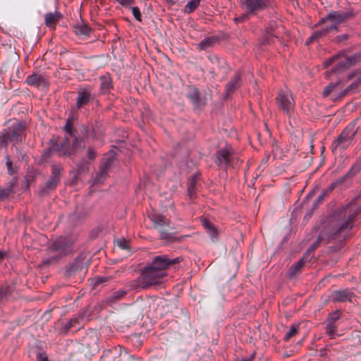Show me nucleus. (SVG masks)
I'll return each mask as SVG.
<instances>
[{
	"label": "nucleus",
	"mask_w": 361,
	"mask_h": 361,
	"mask_svg": "<svg viewBox=\"0 0 361 361\" xmlns=\"http://www.w3.org/2000/svg\"><path fill=\"white\" fill-rule=\"evenodd\" d=\"M360 212L357 205L351 202L335 212L330 220L332 227L330 235L335 238L345 237L352 228L355 216Z\"/></svg>",
	"instance_id": "nucleus-3"
},
{
	"label": "nucleus",
	"mask_w": 361,
	"mask_h": 361,
	"mask_svg": "<svg viewBox=\"0 0 361 361\" xmlns=\"http://www.w3.org/2000/svg\"><path fill=\"white\" fill-rule=\"evenodd\" d=\"M109 171H106L104 169H102L99 167V171L96 173L93 183L94 184H103L104 180L106 179V178L109 176Z\"/></svg>",
	"instance_id": "nucleus-31"
},
{
	"label": "nucleus",
	"mask_w": 361,
	"mask_h": 361,
	"mask_svg": "<svg viewBox=\"0 0 361 361\" xmlns=\"http://www.w3.org/2000/svg\"><path fill=\"white\" fill-rule=\"evenodd\" d=\"M183 260L180 257L170 258L167 255L156 256L152 264L147 266L142 271L141 283L144 288L156 286L163 282L166 276L165 269L180 263Z\"/></svg>",
	"instance_id": "nucleus-1"
},
{
	"label": "nucleus",
	"mask_w": 361,
	"mask_h": 361,
	"mask_svg": "<svg viewBox=\"0 0 361 361\" xmlns=\"http://www.w3.org/2000/svg\"><path fill=\"white\" fill-rule=\"evenodd\" d=\"M87 271V267L85 262V257L79 255L74 259L73 262L64 267L63 276L66 279L75 278L76 276L81 279Z\"/></svg>",
	"instance_id": "nucleus-7"
},
{
	"label": "nucleus",
	"mask_w": 361,
	"mask_h": 361,
	"mask_svg": "<svg viewBox=\"0 0 361 361\" xmlns=\"http://www.w3.org/2000/svg\"><path fill=\"white\" fill-rule=\"evenodd\" d=\"M75 239L72 237L61 236L53 242L49 247L51 252H56V255L44 258L42 261L44 266H49L58 263L63 257L74 252L73 244Z\"/></svg>",
	"instance_id": "nucleus-4"
},
{
	"label": "nucleus",
	"mask_w": 361,
	"mask_h": 361,
	"mask_svg": "<svg viewBox=\"0 0 361 361\" xmlns=\"http://www.w3.org/2000/svg\"><path fill=\"white\" fill-rule=\"evenodd\" d=\"M276 102L280 110L290 116L295 108V101L291 93L288 90H281L276 97Z\"/></svg>",
	"instance_id": "nucleus-9"
},
{
	"label": "nucleus",
	"mask_w": 361,
	"mask_h": 361,
	"mask_svg": "<svg viewBox=\"0 0 361 361\" xmlns=\"http://www.w3.org/2000/svg\"><path fill=\"white\" fill-rule=\"evenodd\" d=\"M5 159L8 173L12 176L17 171V166L13 165L8 155H6Z\"/></svg>",
	"instance_id": "nucleus-38"
},
{
	"label": "nucleus",
	"mask_w": 361,
	"mask_h": 361,
	"mask_svg": "<svg viewBox=\"0 0 361 361\" xmlns=\"http://www.w3.org/2000/svg\"><path fill=\"white\" fill-rule=\"evenodd\" d=\"M83 317L79 315L76 317H74L70 320L68 324L66 326V330H69L73 327H76L78 325L80 324V322L82 320Z\"/></svg>",
	"instance_id": "nucleus-40"
},
{
	"label": "nucleus",
	"mask_w": 361,
	"mask_h": 361,
	"mask_svg": "<svg viewBox=\"0 0 361 361\" xmlns=\"http://www.w3.org/2000/svg\"><path fill=\"white\" fill-rule=\"evenodd\" d=\"M109 277H106V276L97 277L95 279V283H96V285H99L100 283L106 282L109 280Z\"/></svg>",
	"instance_id": "nucleus-48"
},
{
	"label": "nucleus",
	"mask_w": 361,
	"mask_h": 361,
	"mask_svg": "<svg viewBox=\"0 0 361 361\" xmlns=\"http://www.w3.org/2000/svg\"><path fill=\"white\" fill-rule=\"evenodd\" d=\"M17 179L16 178L8 183L6 188H0V202L5 201L11 195L15 193L14 188L16 185Z\"/></svg>",
	"instance_id": "nucleus-23"
},
{
	"label": "nucleus",
	"mask_w": 361,
	"mask_h": 361,
	"mask_svg": "<svg viewBox=\"0 0 361 361\" xmlns=\"http://www.w3.org/2000/svg\"><path fill=\"white\" fill-rule=\"evenodd\" d=\"M63 168L61 165L53 164L51 166V175L48 180L40 185L38 194L41 197L48 195L54 191L61 182V171Z\"/></svg>",
	"instance_id": "nucleus-6"
},
{
	"label": "nucleus",
	"mask_w": 361,
	"mask_h": 361,
	"mask_svg": "<svg viewBox=\"0 0 361 361\" xmlns=\"http://www.w3.org/2000/svg\"><path fill=\"white\" fill-rule=\"evenodd\" d=\"M241 85V73L236 71L226 85V97L233 94Z\"/></svg>",
	"instance_id": "nucleus-19"
},
{
	"label": "nucleus",
	"mask_w": 361,
	"mask_h": 361,
	"mask_svg": "<svg viewBox=\"0 0 361 361\" xmlns=\"http://www.w3.org/2000/svg\"><path fill=\"white\" fill-rule=\"evenodd\" d=\"M200 180V175L196 173L191 176L188 181V195L191 200L196 198L197 184Z\"/></svg>",
	"instance_id": "nucleus-22"
},
{
	"label": "nucleus",
	"mask_w": 361,
	"mask_h": 361,
	"mask_svg": "<svg viewBox=\"0 0 361 361\" xmlns=\"http://www.w3.org/2000/svg\"><path fill=\"white\" fill-rule=\"evenodd\" d=\"M6 290H4V288H0V296L1 297H4L6 295Z\"/></svg>",
	"instance_id": "nucleus-55"
},
{
	"label": "nucleus",
	"mask_w": 361,
	"mask_h": 361,
	"mask_svg": "<svg viewBox=\"0 0 361 361\" xmlns=\"http://www.w3.org/2000/svg\"><path fill=\"white\" fill-rule=\"evenodd\" d=\"M116 161L115 154L110 152L106 154L104 157L102 159V162L100 164V167L106 171H110L113 164Z\"/></svg>",
	"instance_id": "nucleus-27"
},
{
	"label": "nucleus",
	"mask_w": 361,
	"mask_h": 361,
	"mask_svg": "<svg viewBox=\"0 0 361 361\" xmlns=\"http://www.w3.org/2000/svg\"><path fill=\"white\" fill-rule=\"evenodd\" d=\"M25 82L36 87H48L49 82L45 78V76L42 74L33 73L27 77Z\"/></svg>",
	"instance_id": "nucleus-20"
},
{
	"label": "nucleus",
	"mask_w": 361,
	"mask_h": 361,
	"mask_svg": "<svg viewBox=\"0 0 361 361\" xmlns=\"http://www.w3.org/2000/svg\"><path fill=\"white\" fill-rule=\"evenodd\" d=\"M203 226L209 235L212 242L215 243L218 240V231L214 226L209 221H204Z\"/></svg>",
	"instance_id": "nucleus-29"
},
{
	"label": "nucleus",
	"mask_w": 361,
	"mask_h": 361,
	"mask_svg": "<svg viewBox=\"0 0 361 361\" xmlns=\"http://www.w3.org/2000/svg\"><path fill=\"white\" fill-rule=\"evenodd\" d=\"M154 226L160 233L161 239H169L171 235L169 232V225L166 219L161 216L154 217L153 219Z\"/></svg>",
	"instance_id": "nucleus-15"
},
{
	"label": "nucleus",
	"mask_w": 361,
	"mask_h": 361,
	"mask_svg": "<svg viewBox=\"0 0 361 361\" xmlns=\"http://www.w3.org/2000/svg\"><path fill=\"white\" fill-rule=\"evenodd\" d=\"M97 154L94 148L88 147L86 150L85 157H84L80 163L77 164L79 173H85L88 171L87 165L97 158Z\"/></svg>",
	"instance_id": "nucleus-17"
},
{
	"label": "nucleus",
	"mask_w": 361,
	"mask_h": 361,
	"mask_svg": "<svg viewBox=\"0 0 361 361\" xmlns=\"http://www.w3.org/2000/svg\"><path fill=\"white\" fill-rule=\"evenodd\" d=\"M361 170V156L359 157L355 163L351 166V168L347 172L346 177H353Z\"/></svg>",
	"instance_id": "nucleus-33"
},
{
	"label": "nucleus",
	"mask_w": 361,
	"mask_h": 361,
	"mask_svg": "<svg viewBox=\"0 0 361 361\" xmlns=\"http://www.w3.org/2000/svg\"><path fill=\"white\" fill-rule=\"evenodd\" d=\"M217 60H218L219 63H222L221 64L222 67H224V66H225V69L226 71L227 70V63L224 61H220L219 59H217Z\"/></svg>",
	"instance_id": "nucleus-54"
},
{
	"label": "nucleus",
	"mask_w": 361,
	"mask_h": 361,
	"mask_svg": "<svg viewBox=\"0 0 361 361\" xmlns=\"http://www.w3.org/2000/svg\"><path fill=\"white\" fill-rule=\"evenodd\" d=\"M100 87L99 90L102 94H106L113 88L112 80L107 73L99 77Z\"/></svg>",
	"instance_id": "nucleus-24"
},
{
	"label": "nucleus",
	"mask_w": 361,
	"mask_h": 361,
	"mask_svg": "<svg viewBox=\"0 0 361 361\" xmlns=\"http://www.w3.org/2000/svg\"><path fill=\"white\" fill-rule=\"evenodd\" d=\"M334 189V185H331L329 189L323 191L315 200L313 204V209H317L318 205L323 202L325 196Z\"/></svg>",
	"instance_id": "nucleus-36"
},
{
	"label": "nucleus",
	"mask_w": 361,
	"mask_h": 361,
	"mask_svg": "<svg viewBox=\"0 0 361 361\" xmlns=\"http://www.w3.org/2000/svg\"><path fill=\"white\" fill-rule=\"evenodd\" d=\"M345 59L348 62L347 64L348 68H350L361 60V54H356L348 57L345 56Z\"/></svg>",
	"instance_id": "nucleus-39"
},
{
	"label": "nucleus",
	"mask_w": 361,
	"mask_h": 361,
	"mask_svg": "<svg viewBox=\"0 0 361 361\" xmlns=\"http://www.w3.org/2000/svg\"><path fill=\"white\" fill-rule=\"evenodd\" d=\"M342 88L343 85L341 82L331 83L323 90V96L325 97L330 96L333 101L341 100L344 97H341V91L343 90Z\"/></svg>",
	"instance_id": "nucleus-14"
},
{
	"label": "nucleus",
	"mask_w": 361,
	"mask_h": 361,
	"mask_svg": "<svg viewBox=\"0 0 361 361\" xmlns=\"http://www.w3.org/2000/svg\"><path fill=\"white\" fill-rule=\"evenodd\" d=\"M353 296V293L350 289L345 288L332 292L330 298L334 302H350Z\"/></svg>",
	"instance_id": "nucleus-18"
},
{
	"label": "nucleus",
	"mask_w": 361,
	"mask_h": 361,
	"mask_svg": "<svg viewBox=\"0 0 361 361\" xmlns=\"http://www.w3.org/2000/svg\"><path fill=\"white\" fill-rule=\"evenodd\" d=\"M9 142H11V137L8 133L4 130L0 133V149H6Z\"/></svg>",
	"instance_id": "nucleus-34"
},
{
	"label": "nucleus",
	"mask_w": 361,
	"mask_h": 361,
	"mask_svg": "<svg viewBox=\"0 0 361 361\" xmlns=\"http://www.w3.org/2000/svg\"><path fill=\"white\" fill-rule=\"evenodd\" d=\"M357 132L355 122L348 124L332 142L331 149L333 154H341L355 142Z\"/></svg>",
	"instance_id": "nucleus-5"
},
{
	"label": "nucleus",
	"mask_w": 361,
	"mask_h": 361,
	"mask_svg": "<svg viewBox=\"0 0 361 361\" xmlns=\"http://www.w3.org/2000/svg\"><path fill=\"white\" fill-rule=\"evenodd\" d=\"M74 33L78 36H85L90 35L92 29L88 26L87 24L84 22L77 23L73 26Z\"/></svg>",
	"instance_id": "nucleus-26"
},
{
	"label": "nucleus",
	"mask_w": 361,
	"mask_h": 361,
	"mask_svg": "<svg viewBox=\"0 0 361 361\" xmlns=\"http://www.w3.org/2000/svg\"><path fill=\"white\" fill-rule=\"evenodd\" d=\"M354 14L352 11H332L328 13L325 18H322L320 23L330 21L333 23L336 27V25L345 22L347 20L353 17ZM336 30V27L335 28Z\"/></svg>",
	"instance_id": "nucleus-13"
},
{
	"label": "nucleus",
	"mask_w": 361,
	"mask_h": 361,
	"mask_svg": "<svg viewBox=\"0 0 361 361\" xmlns=\"http://www.w3.org/2000/svg\"><path fill=\"white\" fill-rule=\"evenodd\" d=\"M126 294H127V290H123V289L118 290L117 291L112 293L110 295H109L106 298V302H108L109 304L116 303V302L121 300L122 299H123L124 297L126 295Z\"/></svg>",
	"instance_id": "nucleus-28"
},
{
	"label": "nucleus",
	"mask_w": 361,
	"mask_h": 361,
	"mask_svg": "<svg viewBox=\"0 0 361 361\" xmlns=\"http://www.w3.org/2000/svg\"><path fill=\"white\" fill-rule=\"evenodd\" d=\"M337 326L332 322H329L326 326V333L332 338L336 331Z\"/></svg>",
	"instance_id": "nucleus-43"
},
{
	"label": "nucleus",
	"mask_w": 361,
	"mask_h": 361,
	"mask_svg": "<svg viewBox=\"0 0 361 361\" xmlns=\"http://www.w3.org/2000/svg\"><path fill=\"white\" fill-rule=\"evenodd\" d=\"M334 63H335V64L334 65V67L332 68V71L334 73H339L344 71L347 68H349L348 66V64H347L348 62L345 59V56H334L332 58H330L327 61H326L324 62V64L326 66H328Z\"/></svg>",
	"instance_id": "nucleus-16"
},
{
	"label": "nucleus",
	"mask_w": 361,
	"mask_h": 361,
	"mask_svg": "<svg viewBox=\"0 0 361 361\" xmlns=\"http://www.w3.org/2000/svg\"><path fill=\"white\" fill-rule=\"evenodd\" d=\"M299 326L298 324H293L290 326V329L286 333L284 336L285 341H288L292 337L298 334Z\"/></svg>",
	"instance_id": "nucleus-37"
},
{
	"label": "nucleus",
	"mask_w": 361,
	"mask_h": 361,
	"mask_svg": "<svg viewBox=\"0 0 361 361\" xmlns=\"http://www.w3.org/2000/svg\"><path fill=\"white\" fill-rule=\"evenodd\" d=\"M215 162L218 166H231L233 164L232 154L228 149H221L216 153Z\"/></svg>",
	"instance_id": "nucleus-21"
},
{
	"label": "nucleus",
	"mask_w": 361,
	"mask_h": 361,
	"mask_svg": "<svg viewBox=\"0 0 361 361\" xmlns=\"http://www.w3.org/2000/svg\"><path fill=\"white\" fill-rule=\"evenodd\" d=\"M96 95L94 89L90 85L80 86L77 91L75 105L77 109L90 105L95 99Z\"/></svg>",
	"instance_id": "nucleus-8"
},
{
	"label": "nucleus",
	"mask_w": 361,
	"mask_h": 361,
	"mask_svg": "<svg viewBox=\"0 0 361 361\" xmlns=\"http://www.w3.org/2000/svg\"><path fill=\"white\" fill-rule=\"evenodd\" d=\"M269 4V0H241L242 8L245 11L247 14L252 16L267 9Z\"/></svg>",
	"instance_id": "nucleus-10"
},
{
	"label": "nucleus",
	"mask_w": 361,
	"mask_h": 361,
	"mask_svg": "<svg viewBox=\"0 0 361 361\" xmlns=\"http://www.w3.org/2000/svg\"><path fill=\"white\" fill-rule=\"evenodd\" d=\"M216 37H214L213 36L207 37V38L204 39L203 40H202L198 44V47L202 50H206L207 49L212 47L214 45V44L216 42Z\"/></svg>",
	"instance_id": "nucleus-32"
},
{
	"label": "nucleus",
	"mask_w": 361,
	"mask_h": 361,
	"mask_svg": "<svg viewBox=\"0 0 361 361\" xmlns=\"http://www.w3.org/2000/svg\"><path fill=\"white\" fill-rule=\"evenodd\" d=\"M61 15L58 12L48 13L45 15L44 21L48 27H52L59 20Z\"/></svg>",
	"instance_id": "nucleus-30"
},
{
	"label": "nucleus",
	"mask_w": 361,
	"mask_h": 361,
	"mask_svg": "<svg viewBox=\"0 0 361 361\" xmlns=\"http://www.w3.org/2000/svg\"><path fill=\"white\" fill-rule=\"evenodd\" d=\"M269 159V155H267V157H265L261 161V164L259 165V168H262V169H264V168H266L267 165V163H268V161Z\"/></svg>",
	"instance_id": "nucleus-49"
},
{
	"label": "nucleus",
	"mask_w": 361,
	"mask_h": 361,
	"mask_svg": "<svg viewBox=\"0 0 361 361\" xmlns=\"http://www.w3.org/2000/svg\"><path fill=\"white\" fill-rule=\"evenodd\" d=\"M201 0H190L185 6L184 11L186 13H192L200 5Z\"/></svg>",
	"instance_id": "nucleus-35"
},
{
	"label": "nucleus",
	"mask_w": 361,
	"mask_h": 361,
	"mask_svg": "<svg viewBox=\"0 0 361 361\" xmlns=\"http://www.w3.org/2000/svg\"><path fill=\"white\" fill-rule=\"evenodd\" d=\"M89 128L86 125H83L81 128V133L84 136H86L88 133Z\"/></svg>",
	"instance_id": "nucleus-50"
},
{
	"label": "nucleus",
	"mask_w": 361,
	"mask_h": 361,
	"mask_svg": "<svg viewBox=\"0 0 361 361\" xmlns=\"http://www.w3.org/2000/svg\"><path fill=\"white\" fill-rule=\"evenodd\" d=\"M247 13L244 15H243L242 16L239 17V18H235V20L237 21V22H242V21H244L245 19H247Z\"/></svg>",
	"instance_id": "nucleus-52"
},
{
	"label": "nucleus",
	"mask_w": 361,
	"mask_h": 361,
	"mask_svg": "<svg viewBox=\"0 0 361 361\" xmlns=\"http://www.w3.org/2000/svg\"><path fill=\"white\" fill-rule=\"evenodd\" d=\"M334 28H336L335 25H331V26L327 27L322 30L315 31L312 33L313 37H315L317 40L318 39L324 36L329 31H330Z\"/></svg>",
	"instance_id": "nucleus-41"
},
{
	"label": "nucleus",
	"mask_w": 361,
	"mask_h": 361,
	"mask_svg": "<svg viewBox=\"0 0 361 361\" xmlns=\"http://www.w3.org/2000/svg\"><path fill=\"white\" fill-rule=\"evenodd\" d=\"M173 4L177 3L179 0H171Z\"/></svg>",
	"instance_id": "nucleus-59"
},
{
	"label": "nucleus",
	"mask_w": 361,
	"mask_h": 361,
	"mask_svg": "<svg viewBox=\"0 0 361 361\" xmlns=\"http://www.w3.org/2000/svg\"><path fill=\"white\" fill-rule=\"evenodd\" d=\"M340 317L341 312L339 311L333 312L329 315V322H332L333 324H334L336 321L339 319Z\"/></svg>",
	"instance_id": "nucleus-45"
},
{
	"label": "nucleus",
	"mask_w": 361,
	"mask_h": 361,
	"mask_svg": "<svg viewBox=\"0 0 361 361\" xmlns=\"http://www.w3.org/2000/svg\"><path fill=\"white\" fill-rule=\"evenodd\" d=\"M316 40H317V39L315 37H313V34H312V35L308 38L307 43V44L312 43L314 41H316Z\"/></svg>",
	"instance_id": "nucleus-53"
},
{
	"label": "nucleus",
	"mask_w": 361,
	"mask_h": 361,
	"mask_svg": "<svg viewBox=\"0 0 361 361\" xmlns=\"http://www.w3.org/2000/svg\"><path fill=\"white\" fill-rule=\"evenodd\" d=\"M359 82H353L350 85H348L346 88L343 89L341 91V97H345L348 94H349L351 91L356 90L358 87Z\"/></svg>",
	"instance_id": "nucleus-42"
},
{
	"label": "nucleus",
	"mask_w": 361,
	"mask_h": 361,
	"mask_svg": "<svg viewBox=\"0 0 361 361\" xmlns=\"http://www.w3.org/2000/svg\"><path fill=\"white\" fill-rule=\"evenodd\" d=\"M118 4L123 6H128L134 4L135 0H116Z\"/></svg>",
	"instance_id": "nucleus-47"
},
{
	"label": "nucleus",
	"mask_w": 361,
	"mask_h": 361,
	"mask_svg": "<svg viewBox=\"0 0 361 361\" xmlns=\"http://www.w3.org/2000/svg\"><path fill=\"white\" fill-rule=\"evenodd\" d=\"M63 130L66 133L64 138L60 143L53 145L51 150L59 152L60 157H75L85 148V139L77 136V130L69 118L66 120Z\"/></svg>",
	"instance_id": "nucleus-2"
},
{
	"label": "nucleus",
	"mask_w": 361,
	"mask_h": 361,
	"mask_svg": "<svg viewBox=\"0 0 361 361\" xmlns=\"http://www.w3.org/2000/svg\"><path fill=\"white\" fill-rule=\"evenodd\" d=\"M305 263L304 259L302 258L296 263L293 264L287 272L288 278L293 279L298 276L302 272Z\"/></svg>",
	"instance_id": "nucleus-25"
},
{
	"label": "nucleus",
	"mask_w": 361,
	"mask_h": 361,
	"mask_svg": "<svg viewBox=\"0 0 361 361\" xmlns=\"http://www.w3.org/2000/svg\"><path fill=\"white\" fill-rule=\"evenodd\" d=\"M5 252L0 251V262L4 258Z\"/></svg>",
	"instance_id": "nucleus-57"
},
{
	"label": "nucleus",
	"mask_w": 361,
	"mask_h": 361,
	"mask_svg": "<svg viewBox=\"0 0 361 361\" xmlns=\"http://www.w3.org/2000/svg\"><path fill=\"white\" fill-rule=\"evenodd\" d=\"M132 13L133 14V16L137 21H139V22L142 21V15H141L140 11L138 7H137V6L133 7Z\"/></svg>",
	"instance_id": "nucleus-44"
},
{
	"label": "nucleus",
	"mask_w": 361,
	"mask_h": 361,
	"mask_svg": "<svg viewBox=\"0 0 361 361\" xmlns=\"http://www.w3.org/2000/svg\"><path fill=\"white\" fill-rule=\"evenodd\" d=\"M186 97L196 109H202L207 104V99L202 96L199 90L194 85L187 87Z\"/></svg>",
	"instance_id": "nucleus-12"
},
{
	"label": "nucleus",
	"mask_w": 361,
	"mask_h": 361,
	"mask_svg": "<svg viewBox=\"0 0 361 361\" xmlns=\"http://www.w3.org/2000/svg\"><path fill=\"white\" fill-rule=\"evenodd\" d=\"M25 123L18 121L13 123L5 130L8 133L11 142L14 144H21L25 139Z\"/></svg>",
	"instance_id": "nucleus-11"
},
{
	"label": "nucleus",
	"mask_w": 361,
	"mask_h": 361,
	"mask_svg": "<svg viewBox=\"0 0 361 361\" xmlns=\"http://www.w3.org/2000/svg\"><path fill=\"white\" fill-rule=\"evenodd\" d=\"M117 245L119 247L123 250H128L129 245L126 239H120L117 241Z\"/></svg>",
	"instance_id": "nucleus-46"
},
{
	"label": "nucleus",
	"mask_w": 361,
	"mask_h": 361,
	"mask_svg": "<svg viewBox=\"0 0 361 361\" xmlns=\"http://www.w3.org/2000/svg\"><path fill=\"white\" fill-rule=\"evenodd\" d=\"M27 178V181L28 182V185L30 184V181L32 180V177H30L31 179H30V177L28 176H27L26 177Z\"/></svg>",
	"instance_id": "nucleus-58"
},
{
	"label": "nucleus",
	"mask_w": 361,
	"mask_h": 361,
	"mask_svg": "<svg viewBox=\"0 0 361 361\" xmlns=\"http://www.w3.org/2000/svg\"><path fill=\"white\" fill-rule=\"evenodd\" d=\"M312 212H310L309 213H307L305 216V219H308L312 216Z\"/></svg>",
	"instance_id": "nucleus-56"
},
{
	"label": "nucleus",
	"mask_w": 361,
	"mask_h": 361,
	"mask_svg": "<svg viewBox=\"0 0 361 361\" xmlns=\"http://www.w3.org/2000/svg\"><path fill=\"white\" fill-rule=\"evenodd\" d=\"M37 360L38 361H48L47 357L44 354H39L37 355Z\"/></svg>",
	"instance_id": "nucleus-51"
}]
</instances>
